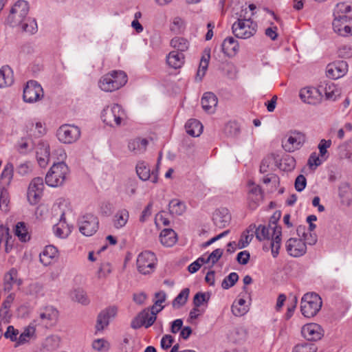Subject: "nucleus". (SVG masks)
Returning <instances> with one entry per match:
<instances>
[{
  "label": "nucleus",
  "mask_w": 352,
  "mask_h": 352,
  "mask_svg": "<svg viewBox=\"0 0 352 352\" xmlns=\"http://www.w3.org/2000/svg\"><path fill=\"white\" fill-rule=\"evenodd\" d=\"M9 196L7 190L2 189L0 191V208L3 212H8L9 210Z\"/></svg>",
  "instance_id": "58"
},
{
  "label": "nucleus",
  "mask_w": 352,
  "mask_h": 352,
  "mask_svg": "<svg viewBox=\"0 0 352 352\" xmlns=\"http://www.w3.org/2000/svg\"><path fill=\"white\" fill-rule=\"evenodd\" d=\"M255 225H250L241 234L238 242V248L243 249L247 247L253 239Z\"/></svg>",
  "instance_id": "41"
},
{
  "label": "nucleus",
  "mask_w": 352,
  "mask_h": 352,
  "mask_svg": "<svg viewBox=\"0 0 352 352\" xmlns=\"http://www.w3.org/2000/svg\"><path fill=\"white\" fill-rule=\"evenodd\" d=\"M331 144L332 141L331 140L322 139L318 145L319 150L318 155L327 160L329 156L327 149L331 147Z\"/></svg>",
  "instance_id": "53"
},
{
  "label": "nucleus",
  "mask_w": 352,
  "mask_h": 352,
  "mask_svg": "<svg viewBox=\"0 0 352 352\" xmlns=\"http://www.w3.org/2000/svg\"><path fill=\"white\" fill-rule=\"evenodd\" d=\"M80 129L74 124H63L56 132L58 141L65 144H72L76 142L80 139Z\"/></svg>",
  "instance_id": "9"
},
{
  "label": "nucleus",
  "mask_w": 352,
  "mask_h": 352,
  "mask_svg": "<svg viewBox=\"0 0 352 352\" xmlns=\"http://www.w3.org/2000/svg\"><path fill=\"white\" fill-rule=\"evenodd\" d=\"M212 221L216 227L219 228H226L231 221V215L229 210L226 208L216 210L213 213Z\"/></svg>",
  "instance_id": "24"
},
{
  "label": "nucleus",
  "mask_w": 352,
  "mask_h": 352,
  "mask_svg": "<svg viewBox=\"0 0 352 352\" xmlns=\"http://www.w3.org/2000/svg\"><path fill=\"white\" fill-rule=\"evenodd\" d=\"M42 292V286L37 283H30L25 289V293L28 295L37 296Z\"/></svg>",
  "instance_id": "60"
},
{
  "label": "nucleus",
  "mask_w": 352,
  "mask_h": 352,
  "mask_svg": "<svg viewBox=\"0 0 352 352\" xmlns=\"http://www.w3.org/2000/svg\"><path fill=\"white\" fill-rule=\"evenodd\" d=\"M248 306L243 298L235 300L232 305V312L235 316H242L248 311Z\"/></svg>",
  "instance_id": "44"
},
{
  "label": "nucleus",
  "mask_w": 352,
  "mask_h": 352,
  "mask_svg": "<svg viewBox=\"0 0 352 352\" xmlns=\"http://www.w3.org/2000/svg\"><path fill=\"white\" fill-rule=\"evenodd\" d=\"M238 279V274L236 272H232L223 279L221 283V287L225 289H228L232 287Z\"/></svg>",
  "instance_id": "56"
},
{
  "label": "nucleus",
  "mask_w": 352,
  "mask_h": 352,
  "mask_svg": "<svg viewBox=\"0 0 352 352\" xmlns=\"http://www.w3.org/2000/svg\"><path fill=\"white\" fill-rule=\"evenodd\" d=\"M43 188L44 184L42 177H35L31 181L27 192L28 200L30 204L35 205L40 201Z\"/></svg>",
  "instance_id": "15"
},
{
  "label": "nucleus",
  "mask_w": 352,
  "mask_h": 352,
  "mask_svg": "<svg viewBox=\"0 0 352 352\" xmlns=\"http://www.w3.org/2000/svg\"><path fill=\"white\" fill-rule=\"evenodd\" d=\"M14 82V73L9 66L0 69V88L11 86Z\"/></svg>",
  "instance_id": "33"
},
{
  "label": "nucleus",
  "mask_w": 352,
  "mask_h": 352,
  "mask_svg": "<svg viewBox=\"0 0 352 352\" xmlns=\"http://www.w3.org/2000/svg\"><path fill=\"white\" fill-rule=\"evenodd\" d=\"M188 134L192 137L199 136L203 131L202 124L196 119H190L185 125Z\"/></svg>",
  "instance_id": "38"
},
{
  "label": "nucleus",
  "mask_w": 352,
  "mask_h": 352,
  "mask_svg": "<svg viewBox=\"0 0 352 352\" xmlns=\"http://www.w3.org/2000/svg\"><path fill=\"white\" fill-rule=\"evenodd\" d=\"M44 96L42 87L34 80L27 82L23 89V98L27 103H34L41 100Z\"/></svg>",
  "instance_id": "10"
},
{
  "label": "nucleus",
  "mask_w": 352,
  "mask_h": 352,
  "mask_svg": "<svg viewBox=\"0 0 352 352\" xmlns=\"http://www.w3.org/2000/svg\"><path fill=\"white\" fill-rule=\"evenodd\" d=\"M29 6L27 1H18L11 8L6 22L12 27H18L22 24L27 17Z\"/></svg>",
  "instance_id": "8"
},
{
  "label": "nucleus",
  "mask_w": 352,
  "mask_h": 352,
  "mask_svg": "<svg viewBox=\"0 0 352 352\" xmlns=\"http://www.w3.org/2000/svg\"><path fill=\"white\" fill-rule=\"evenodd\" d=\"M352 12V3L340 2L336 5L334 15H342Z\"/></svg>",
  "instance_id": "54"
},
{
  "label": "nucleus",
  "mask_w": 352,
  "mask_h": 352,
  "mask_svg": "<svg viewBox=\"0 0 352 352\" xmlns=\"http://www.w3.org/2000/svg\"><path fill=\"white\" fill-rule=\"evenodd\" d=\"M252 15L253 13L248 12L247 8L241 10L237 21L232 26V33L235 36L248 39L256 34L257 25L251 19Z\"/></svg>",
  "instance_id": "1"
},
{
  "label": "nucleus",
  "mask_w": 352,
  "mask_h": 352,
  "mask_svg": "<svg viewBox=\"0 0 352 352\" xmlns=\"http://www.w3.org/2000/svg\"><path fill=\"white\" fill-rule=\"evenodd\" d=\"M323 85L324 98L327 100L336 101L340 98L341 91L333 82H325Z\"/></svg>",
  "instance_id": "28"
},
{
  "label": "nucleus",
  "mask_w": 352,
  "mask_h": 352,
  "mask_svg": "<svg viewBox=\"0 0 352 352\" xmlns=\"http://www.w3.org/2000/svg\"><path fill=\"white\" fill-rule=\"evenodd\" d=\"M58 319V311L53 306H45L40 309L37 322L39 324L50 328L54 326Z\"/></svg>",
  "instance_id": "11"
},
{
  "label": "nucleus",
  "mask_w": 352,
  "mask_h": 352,
  "mask_svg": "<svg viewBox=\"0 0 352 352\" xmlns=\"http://www.w3.org/2000/svg\"><path fill=\"white\" fill-rule=\"evenodd\" d=\"M22 284V280L18 276V272L16 269H11L4 276V288L6 290L12 289L14 285L20 286Z\"/></svg>",
  "instance_id": "32"
},
{
  "label": "nucleus",
  "mask_w": 352,
  "mask_h": 352,
  "mask_svg": "<svg viewBox=\"0 0 352 352\" xmlns=\"http://www.w3.org/2000/svg\"><path fill=\"white\" fill-rule=\"evenodd\" d=\"M118 314L116 306H110L102 310L98 315L96 324V329L102 331L107 327L111 320L113 319Z\"/></svg>",
  "instance_id": "21"
},
{
  "label": "nucleus",
  "mask_w": 352,
  "mask_h": 352,
  "mask_svg": "<svg viewBox=\"0 0 352 352\" xmlns=\"http://www.w3.org/2000/svg\"><path fill=\"white\" fill-rule=\"evenodd\" d=\"M53 232L56 236L60 239H65L70 234L71 228L68 224L60 219L59 223L54 226Z\"/></svg>",
  "instance_id": "42"
},
{
  "label": "nucleus",
  "mask_w": 352,
  "mask_h": 352,
  "mask_svg": "<svg viewBox=\"0 0 352 352\" xmlns=\"http://www.w3.org/2000/svg\"><path fill=\"white\" fill-rule=\"evenodd\" d=\"M4 336L12 342L14 346L17 347L28 344L32 340L35 339L36 329L34 326L28 325L20 332L17 329L10 325L7 327Z\"/></svg>",
  "instance_id": "5"
},
{
  "label": "nucleus",
  "mask_w": 352,
  "mask_h": 352,
  "mask_svg": "<svg viewBox=\"0 0 352 352\" xmlns=\"http://www.w3.org/2000/svg\"><path fill=\"white\" fill-rule=\"evenodd\" d=\"M15 299V294L10 293L6 298L5 300L3 302V309L0 310V315L1 316L3 313L7 314L8 309L10 307L11 305L13 303Z\"/></svg>",
  "instance_id": "64"
},
{
  "label": "nucleus",
  "mask_w": 352,
  "mask_h": 352,
  "mask_svg": "<svg viewBox=\"0 0 352 352\" xmlns=\"http://www.w3.org/2000/svg\"><path fill=\"white\" fill-rule=\"evenodd\" d=\"M295 166L296 161L294 158L287 155L280 160L277 167L283 171H291L295 168Z\"/></svg>",
  "instance_id": "49"
},
{
  "label": "nucleus",
  "mask_w": 352,
  "mask_h": 352,
  "mask_svg": "<svg viewBox=\"0 0 352 352\" xmlns=\"http://www.w3.org/2000/svg\"><path fill=\"white\" fill-rule=\"evenodd\" d=\"M69 169L64 162L54 163L45 176V183L50 187L62 186L69 175Z\"/></svg>",
  "instance_id": "6"
},
{
  "label": "nucleus",
  "mask_w": 352,
  "mask_h": 352,
  "mask_svg": "<svg viewBox=\"0 0 352 352\" xmlns=\"http://www.w3.org/2000/svg\"><path fill=\"white\" fill-rule=\"evenodd\" d=\"M305 142V136L300 132L292 131L287 133L282 141L283 148L287 152L299 149Z\"/></svg>",
  "instance_id": "16"
},
{
  "label": "nucleus",
  "mask_w": 352,
  "mask_h": 352,
  "mask_svg": "<svg viewBox=\"0 0 352 352\" xmlns=\"http://www.w3.org/2000/svg\"><path fill=\"white\" fill-rule=\"evenodd\" d=\"M60 341V338L58 336H47L42 344V348L35 352H47L53 350L58 346Z\"/></svg>",
  "instance_id": "39"
},
{
  "label": "nucleus",
  "mask_w": 352,
  "mask_h": 352,
  "mask_svg": "<svg viewBox=\"0 0 352 352\" xmlns=\"http://www.w3.org/2000/svg\"><path fill=\"white\" fill-rule=\"evenodd\" d=\"M159 162L157 168H158ZM136 173L139 178L142 181L151 180L153 184H156L158 181V170L151 171L149 166L145 162H139L136 165Z\"/></svg>",
  "instance_id": "19"
},
{
  "label": "nucleus",
  "mask_w": 352,
  "mask_h": 352,
  "mask_svg": "<svg viewBox=\"0 0 352 352\" xmlns=\"http://www.w3.org/2000/svg\"><path fill=\"white\" fill-rule=\"evenodd\" d=\"M209 298V295L206 293L198 292L193 298V305L195 307H202L204 304L208 303Z\"/></svg>",
  "instance_id": "57"
},
{
  "label": "nucleus",
  "mask_w": 352,
  "mask_h": 352,
  "mask_svg": "<svg viewBox=\"0 0 352 352\" xmlns=\"http://www.w3.org/2000/svg\"><path fill=\"white\" fill-rule=\"evenodd\" d=\"M156 319V316H153L149 309H145L133 319L131 326L134 329H139L142 326L148 328L153 324Z\"/></svg>",
  "instance_id": "18"
},
{
  "label": "nucleus",
  "mask_w": 352,
  "mask_h": 352,
  "mask_svg": "<svg viewBox=\"0 0 352 352\" xmlns=\"http://www.w3.org/2000/svg\"><path fill=\"white\" fill-rule=\"evenodd\" d=\"M218 100L217 96L211 92L204 94L201 98L202 107L204 111L209 113L214 112Z\"/></svg>",
  "instance_id": "31"
},
{
  "label": "nucleus",
  "mask_w": 352,
  "mask_h": 352,
  "mask_svg": "<svg viewBox=\"0 0 352 352\" xmlns=\"http://www.w3.org/2000/svg\"><path fill=\"white\" fill-rule=\"evenodd\" d=\"M40 261L44 266L54 263L58 258V250L53 245H47L40 253Z\"/></svg>",
  "instance_id": "25"
},
{
  "label": "nucleus",
  "mask_w": 352,
  "mask_h": 352,
  "mask_svg": "<svg viewBox=\"0 0 352 352\" xmlns=\"http://www.w3.org/2000/svg\"><path fill=\"white\" fill-rule=\"evenodd\" d=\"M297 233L298 236L302 238L289 239L286 243V248L288 253L294 257L303 255L307 250V233L305 228L304 226H299L297 228Z\"/></svg>",
  "instance_id": "7"
},
{
  "label": "nucleus",
  "mask_w": 352,
  "mask_h": 352,
  "mask_svg": "<svg viewBox=\"0 0 352 352\" xmlns=\"http://www.w3.org/2000/svg\"><path fill=\"white\" fill-rule=\"evenodd\" d=\"M72 298L75 301L82 305H87L89 303V299L86 294L84 291L82 290H76L74 293Z\"/></svg>",
  "instance_id": "62"
},
{
  "label": "nucleus",
  "mask_w": 352,
  "mask_h": 352,
  "mask_svg": "<svg viewBox=\"0 0 352 352\" xmlns=\"http://www.w3.org/2000/svg\"><path fill=\"white\" fill-rule=\"evenodd\" d=\"M254 232L259 241L272 239V254L273 257H276L281 243V228L275 223L268 226L260 225L257 228L255 227Z\"/></svg>",
  "instance_id": "2"
},
{
  "label": "nucleus",
  "mask_w": 352,
  "mask_h": 352,
  "mask_svg": "<svg viewBox=\"0 0 352 352\" xmlns=\"http://www.w3.org/2000/svg\"><path fill=\"white\" fill-rule=\"evenodd\" d=\"M101 118L107 125L111 127H118L125 124L127 115L121 105L112 104L104 108L101 113Z\"/></svg>",
  "instance_id": "4"
},
{
  "label": "nucleus",
  "mask_w": 352,
  "mask_h": 352,
  "mask_svg": "<svg viewBox=\"0 0 352 352\" xmlns=\"http://www.w3.org/2000/svg\"><path fill=\"white\" fill-rule=\"evenodd\" d=\"M129 211L126 208L118 209L112 217V225L116 230L122 229L129 220Z\"/></svg>",
  "instance_id": "26"
},
{
  "label": "nucleus",
  "mask_w": 352,
  "mask_h": 352,
  "mask_svg": "<svg viewBox=\"0 0 352 352\" xmlns=\"http://www.w3.org/2000/svg\"><path fill=\"white\" fill-rule=\"evenodd\" d=\"M189 293L190 290L188 288L182 290L173 302V307L179 308L184 305L188 300Z\"/></svg>",
  "instance_id": "51"
},
{
  "label": "nucleus",
  "mask_w": 352,
  "mask_h": 352,
  "mask_svg": "<svg viewBox=\"0 0 352 352\" xmlns=\"http://www.w3.org/2000/svg\"><path fill=\"white\" fill-rule=\"evenodd\" d=\"M13 177V166L12 164H7L1 174V177L7 184H9Z\"/></svg>",
  "instance_id": "59"
},
{
  "label": "nucleus",
  "mask_w": 352,
  "mask_h": 352,
  "mask_svg": "<svg viewBox=\"0 0 352 352\" xmlns=\"http://www.w3.org/2000/svg\"><path fill=\"white\" fill-rule=\"evenodd\" d=\"M128 81L126 74L122 70H112L100 77L98 86L104 92H113L124 87Z\"/></svg>",
  "instance_id": "3"
},
{
  "label": "nucleus",
  "mask_w": 352,
  "mask_h": 352,
  "mask_svg": "<svg viewBox=\"0 0 352 352\" xmlns=\"http://www.w3.org/2000/svg\"><path fill=\"white\" fill-rule=\"evenodd\" d=\"M348 71V65L344 60H338L327 65L326 76L331 79H338L344 76Z\"/></svg>",
  "instance_id": "20"
},
{
  "label": "nucleus",
  "mask_w": 352,
  "mask_h": 352,
  "mask_svg": "<svg viewBox=\"0 0 352 352\" xmlns=\"http://www.w3.org/2000/svg\"><path fill=\"white\" fill-rule=\"evenodd\" d=\"M327 160L324 157H322L321 155L316 153H313L309 156V169H316L318 166H320Z\"/></svg>",
  "instance_id": "55"
},
{
  "label": "nucleus",
  "mask_w": 352,
  "mask_h": 352,
  "mask_svg": "<svg viewBox=\"0 0 352 352\" xmlns=\"http://www.w3.org/2000/svg\"><path fill=\"white\" fill-rule=\"evenodd\" d=\"M204 263H206V258L204 256L198 258L188 266V272L191 274L197 272Z\"/></svg>",
  "instance_id": "63"
},
{
  "label": "nucleus",
  "mask_w": 352,
  "mask_h": 352,
  "mask_svg": "<svg viewBox=\"0 0 352 352\" xmlns=\"http://www.w3.org/2000/svg\"><path fill=\"white\" fill-rule=\"evenodd\" d=\"M25 131L30 137H42L47 133L45 123L39 120H30L25 125Z\"/></svg>",
  "instance_id": "23"
},
{
  "label": "nucleus",
  "mask_w": 352,
  "mask_h": 352,
  "mask_svg": "<svg viewBox=\"0 0 352 352\" xmlns=\"http://www.w3.org/2000/svg\"><path fill=\"white\" fill-rule=\"evenodd\" d=\"M91 346L95 351L103 352L109 350L110 344L104 338H98L93 340Z\"/></svg>",
  "instance_id": "52"
},
{
  "label": "nucleus",
  "mask_w": 352,
  "mask_h": 352,
  "mask_svg": "<svg viewBox=\"0 0 352 352\" xmlns=\"http://www.w3.org/2000/svg\"><path fill=\"white\" fill-rule=\"evenodd\" d=\"M323 85L309 87V104H320L323 98Z\"/></svg>",
  "instance_id": "40"
},
{
  "label": "nucleus",
  "mask_w": 352,
  "mask_h": 352,
  "mask_svg": "<svg viewBox=\"0 0 352 352\" xmlns=\"http://www.w3.org/2000/svg\"><path fill=\"white\" fill-rule=\"evenodd\" d=\"M157 258L154 253L150 251L141 252L137 258V267L139 272L148 274L154 271Z\"/></svg>",
  "instance_id": "12"
},
{
  "label": "nucleus",
  "mask_w": 352,
  "mask_h": 352,
  "mask_svg": "<svg viewBox=\"0 0 352 352\" xmlns=\"http://www.w3.org/2000/svg\"><path fill=\"white\" fill-rule=\"evenodd\" d=\"M221 50L223 53L228 57H234L239 51V42L233 37H227L221 44Z\"/></svg>",
  "instance_id": "27"
},
{
  "label": "nucleus",
  "mask_w": 352,
  "mask_h": 352,
  "mask_svg": "<svg viewBox=\"0 0 352 352\" xmlns=\"http://www.w3.org/2000/svg\"><path fill=\"white\" fill-rule=\"evenodd\" d=\"M223 250L218 248L214 250L208 257L206 258V263H210L212 265L215 264L219 259L221 257Z\"/></svg>",
  "instance_id": "61"
},
{
  "label": "nucleus",
  "mask_w": 352,
  "mask_h": 352,
  "mask_svg": "<svg viewBox=\"0 0 352 352\" xmlns=\"http://www.w3.org/2000/svg\"><path fill=\"white\" fill-rule=\"evenodd\" d=\"M185 62V56L183 53L177 51H172L166 56L167 65L173 69L181 68Z\"/></svg>",
  "instance_id": "30"
},
{
  "label": "nucleus",
  "mask_w": 352,
  "mask_h": 352,
  "mask_svg": "<svg viewBox=\"0 0 352 352\" xmlns=\"http://www.w3.org/2000/svg\"><path fill=\"white\" fill-rule=\"evenodd\" d=\"M78 226L79 230L83 235L90 236L98 230L99 221L95 215L86 214L80 219Z\"/></svg>",
  "instance_id": "14"
},
{
  "label": "nucleus",
  "mask_w": 352,
  "mask_h": 352,
  "mask_svg": "<svg viewBox=\"0 0 352 352\" xmlns=\"http://www.w3.org/2000/svg\"><path fill=\"white\" fill-rule=\"evenodd\" d=\"M333 28L341 36H348L352 34V18L346 15H334Z\"/></svg>",
  "instance_id": "17"
},
{
  "label": "nucleus",
  "mask_w": 352,
  "mask_h": 352,
  "mask_svg": "<svg viewBox=\"0 0 352 352\" xmlns=\"http://www.w3.org/2000/svg\"><path fill=\"white\" fill-rule=\"evenodd\" d=\"M160 239L163 245L171 247L177 241V235L172 229H164L160 233Z\"/></svg>",
  "instance_id": "37"
},
{
  "label": "nucleus",
  "mask_w": 352,
  "mask_h": 352,
  "mask_svg": "<svg viewBox=\"0 0 352 352\" xmlns=\"http://www.w3.org/2000/svg\"><path fill=\"white\" fill-rule=\"evenodd\" d=\"M21 29L29 34H34L37 31V23L34 19L26 17L22 24L19 25Z\"/></svg>",
  "instance_id": "50"
},
{
  "label": "nucleus",
  "mask_w": 352,
  "mask_h": 352,
  "mask_svg": "<svg viewBox=\"0 0 352 352\" xmlns=\"http://www.w3.org/2000/svg\"><path fill=\"white\" fill-rule=\"evenodd\" d=\"M169 212L175 216H179L186 211V205L182 201L175 199L170 201L168 205Z\"/></svg>",
  "instance_id": "45"
},
{
  "label": "nucleus",
  "mask_w": 352,
  "mask_h": 352,
  "mask_svg": "<svg viewBox=\"0 0 352 352\" xmlns=\"http://www.w3.org/2000/svg\"><path fill=\"white\" fill-rule=\"evenodd\" d=\"M15 234L20 241L26 242L30 240V236L28 228L24 222H19L15 226Z\"/></svg>",
  "instance_id": "47"
},
{
  "label": "nucleus",
  "mask_w": 352,
  "mask_h": 352,
  "mask_svg": "<svg viewBox=\"0 0 352 352\" xmlns=\"http://www.w3.org/2000/svg\"><path fill=\"white\" fill-rule=\"evenodd\" d=\"M36 157L38 165L44 168L49 162L50 157V147L47 142L41 141L36 146Z\"/></svg>",
  "instance_id": "22"
},
{
  "label": "nucleus",
  "mask_w": 352,
  "mask_h": 352,
  "mask_svg": "<svg viewBox=\"0 0 352 352\" xmlns=\"http://www.w3.org/2000/svg\"><path fill=\"white\" fill-rule=\"evenodd\" d=\"M148 145V141L145 138H135L131 140L128 144L129 150L134 154H141L144 153Z\"/></svg>",
  "instance_id": "36"
},
{
  "label": "nucleus",
  "mask_w": 352,
  "mask_h": 352,
  "mask_svg": "<svg viewBox=\"0 0 352 352\" xmlns=\"http://www.w3.org/2000/svg\"><path fill=\"white\" fill-rule=\"evenodd\" d=\"M170 46L177 50L176 51L182 53L188 49L189 42L184 38L175 37L170 41Z\"/></svg>",
  "instance_id": "48"
},
{
  "label": "nucleus",
  "mask_w": 352,
  "mask_h": 352,
  "mask_svg": "<svg viewBox=\"0 0 352 352\" xmlns=\"http://www.w3.org/2000/svg\"><path fill=\"white\" fill-rule=\"evenodd\" d=\"M247 205L250 210L256 209L263 200V192L260 186L250 180L248 183Z\"/></svg>",
  "instance_id": "13"
},
{
  "label": "nucleus",
  "mask_w": 352,
  "mask_h": 352,
  "mask_svg": "<svg viewBox=\"0 0 352 352\" xmlns=\"http://www.w3.org/2000/svg\"><path fill=\"white\" fill-rule=\"evenodd\" d=\"M322 306V300L320 296L315 292H309V316H315L320 311Z\"/></svg>",
  "instance_id": "34"
},
{
  "label": "nucleus",
  "mask_w": 352,
  "mask_h": 352,
  "mask_svg": "<svg viewBox=\"0 0 352 352\" xmlns=\"http://www.w3.org/2000/svg\"><path fill=\"white\" fill-rule=\"evenodd\" d=\"M339 197L341 203L344 206L352 204V188L347 183H342L339 186Z\"/></svg>",
  "instance_id": "35"
},
{
  "label": "nucleus",
  "mask_w": 352,
  "mask_h": 352,
  "mask_svg": "<svg viewBox=\"0 0 352 352\" xmlns=\"http://www.w3.org/2000/svg\"><path fill=\"white\" fill-rule=\"evenodd\" d=\"M210 59V49L206 48L204 50L199 65L197 72L196 80L201 81L206 74Z\"/></svg>",
  "instance_id": "29"
},
{
  "label": "nucleus",
  "mask_w": 352,
  "mask_h": 352,
  "mask_svg": "<svg viewBox=\"0 0 352 352\" xmlns=\"http://www.w3.org/2000/svg\"><path fill=\"white\" fill-rule=\"evenodd\" d=\"M324 335V330L317 323H309V342L320 340Z\"/></svg>",
  "instance_id": "43"
},
{
  "label": "nucleus",
  "mask_w": 352,
  "mask_h": 352,
  "mask_svg": "<svg viewBox=\"0 0 352 352\" xmlns=\"http://www.w3.org/2000/svg\"><path fill=\"white\" fill-rule=\"evenodd\" d=\"M278 156L272 154L265 157L263 161L260 166V170L261 173H267L270 170H272L274 166H278Z\"/></svg>",
  "instance_id": "46"
}]
</instances>
